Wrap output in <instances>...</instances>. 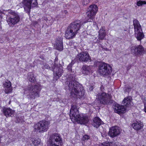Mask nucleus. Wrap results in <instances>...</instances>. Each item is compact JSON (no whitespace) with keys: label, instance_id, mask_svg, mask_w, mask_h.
<instances>
[{"label":"nucleus","instance_id":"f257e3e1","mask_svg":"<svg viewBox=\"0 0 146 146\" xmlns=\"http://www.w3.org/2000/svg\"><path fill=\"white\" fill-rule=\"evenodd\" d=\"M67 84L69 90L71 91V95L73 97L80 98L84 94V90L82 85L75 80L72 75H68L67 79Z\"/></svg>","mask_w":146,"mask_h":146},{"label":"nucleus","instance_id":"f03ea898","mask_svg":"<svg viewBox=\"0 0 146 146\" xmlns=\"http://www.w3.org/2000/svg\"><path fill=\"white\" fill-rule=\"evenodd\" d=\"M70 115V118L73 122L77 121L81 124H85L88 121L87 116L79 114L78 107L75 104H73L71 105Z\"/></svg>","mask_w":146,"mask_h":146},{"label":"nucleus","instance_id":"7ed1b4c3","mask_svg":"<svg viewBox=\"0 0 146 146\" xmlns=\"http://www.w3.org/2000/svg\"><path fill=\"white\" fill-rule=\"evenodd\" d=\"M81 26V24L79 20L70 23L65 31L66 38L68 39L74 38L78 33Z\"/></svg>","mask_w":146,"mask_h":146},{"label":"nucleus","instance_id":"20e7f679","mask_svg":"<svg viewBox=\"0 0 146 146\" xmlns=\"http://www.w3.org/2000/svg\"><path fill=\"white\" fill-rule=\"evenodd\" d=\"M133 25L134 27L135 36L137 40L140 41L143 38L144 35L139 21L136 19H134L133 21Z\"/></svg>","mask_w":146,"mask_h":146},{"label":"nucleus","instance_id":"39448f33","mask_svg":"<svg viewBox=\"0 0 146 146\" xmlns=\"http://www.w3.org/2000/svg\"><path fill=\"white\" fill-rule=\"evenodd\" d=\"M98 11V8L95 5H90L88 8L86 12V20L84 23L91 22V20L94 18V17Z\"/></svg>","mask_w":146,"mask_h":146},{"label":"nucleus","instance_id":"423d86ee","mask_svg":"<svg viewBox=\"0 0 146 146\" xmlns=\"http://www.w3.org/2000/svg\"><path fill=\"white\" fill-rule=\"evenodd\" d=\"M48 142L50 146H62V143L61 136L56 133L53 134L50 136Z\"/></svg>","mask_w":146,"mask_h":146},{"label":"nucleus","instance_id":"0eeeda50","mask_svg":"<svg viewBox=\"0 0 146 146\" xmlns=\"http://www.w3.org/2000/svg\"><path fill=\"white\" fill-rule=\"evenodd\" d=\"M96 98L100 104L104 105L110 104V101L111 98L110 94L103 92L99 93L96 95Z\"/></svg>","mask_w":146,"mask_h":146},{"label":"nucleus","instance_id":"6e6552de","mask_svg":"<svg viewBox=\"0 0 146 146\" xmlns=\"http://www.w3.org/2000/svg\"><path fill=\"white\" fill-rule=\"evenodd\" d=\"M49 122L45 120H42L36 123L34 126V129L38 130L39 132L46 131L48 129Z\"/></svg>","mask_w":146,"mask_h":146},{"label":"nucleus","instance_id":"1a4fd4ad","mask_svg":"<svg viewBox=\"0 0 146 146\" xmlns=\"http://www.w3.org/2000/svg\"><path fill=\"white\" fill-rule=\"evenodd\" d=\"M112 68L108 64L105 63H101L99 66V72L103 75H107L111 73Z\"/></svg>","mask_w":146,"mask_h":146},{"label":"nucleus","instance_id":"9d476101","mask_svg":"<svg viewBox=\"0 0 146 146\" xmlns=\"http://www.w3.org/2000/svg\"><path fill=\"white\" fill-rule=\"evenodd\" d=\"M40 85L37 84L32 86L29 88V95L31 98H35L39 97V93L40 90Z\"/></svg>","mask_w":146,"mask_h":146},{"label":"nucleus","instance_id":"9b49d317","mask_svg":"<svg viewBox=\"0 0 146 146\" xmlns=\"http://www.w3.org/2000/svg\"><path fill=\"white\" fill-rule=\"evenodd\" d=\"M23 3L25 11L28 13L30 12L31 5L33 7H36L38 5L37 0H24Z\"/></svg>","mask_w":146,"mask_h":146},{"label":"nucleus","instance_id":"f8f14e48","mask_svg":"<svg viewBox=\"0 0 146 146\" xmlns=\"http://www.w3.org/2000/svg\"><path fill=\"white\" fill-rule=\"evenodd\" d=\"M9 13L11 15L7 21L9 24L15 25L19 21L20 18L18 14L11 10L9 11Z\"/></svg>","mask_w":146,"mask_h":146},{"label":"nucleus","instance_id":"ddd939ff","mask_svg":"<svg viewBox=\"0 0 146 146\" xmlns=\"http://www.w3.org/2000/svg\"><path fill=\"white\" fill-rule=\"evenodd\" d=\"M76 58L80 61L84 62L91 61V59L88 53L86 52H82L77 54Z\"/></svg>","mask_w":146,"mask_h":146},{"label":"nucleus","instance_id":"4468645a","mask_svg":"<svg viewBox=\"0 0 146 146\" xmlns=\"http://www.w3.org/2000/svg\"><path fill=\"white\" fill-rule=\"evenodd\" d=\"M54 72L53 80H56L61 77L63 72L62 67L60 66L59 67L54 66L53 70Z\"/></svg>","mask_w":146,"mask_h":146},{"label":"nucleus","instance_id":"2eb2a0df","mask_svg":"<svg viewBox=\"0 0 146 146\" xmlns=\"http://www.w3.org/2000/svg\"><path fill=\"white\" fill-rule=\"evenodd\" d=\"M54 47L55 49L60 51L63 50V45L62 38L59 37L56 38L54 44Z\"/></svg>","mask_w":146,"mask_h":146},{"label":"nucleus","instance_id":"dca6fc26","mask_svg":"<svg viewBox=\"0 0 146 146\" xmlns=\"http://www.w3.org/2000/svg\"><path fill=\"white\" fill-rule=\"evenodd\" d=\"M120 133V130L118 127H113L110 129L109 135L111 137H114L118 135Z\"/></svg>","mask_w":146,"mask_h":146},{"label":"nucleus","instance_id":"f3484780","mask_svg":"<svg viewBox=\"0 0 146 146\" xmlns=\"http://www.w3.org/2000/svg\"><path fill=\"white\" fill-rule=\"evenodd\" d=\"M132 52L136 54H142L144 53V48L141 45L135 46L132 49Z\"/></svg>","mask_w":146,"mask_h":146},{"label":"nucleus","instance_id":"a211bd4d","mask_svg":"<svg viewBox=\"0 0 146 146\" xmlns=\"http://www.w3.org/2000/svg\"><path fill=\"white\" fill-rule=\"evenodd\" d=\"M3 86L5 88V92L6 94L11 92L12 91V87L11 83L10 81L7 80L3 84Z\"/></svg>","mask_w":146,"mask_h":146},{"label":"nucleus","instance_id":"6ab92c4d","mask_svg":"<svg viewBox=\"0 0 146 146\" xmlns=\"http://www.w3.org/2000/svg\"><path fill=\"white\" fill-rule=\"evenodd\" d=\"M106 34L105 32V27H102L99 31L98 38L97 40L98 43L100 42V40H104L105 39Z\"/></svg>","mask_w":146,"mask_h":146},{"label":"nucleus","instance_id":"aec40b11","mask_svg":"<svg viewBox=\"0 0 146 146\" xmlns=\"http://www.w3.org/2000/svg\"><path fill=\"white\" fill-rule=\"evenodd\" d=\"M2 111L4 115L6 117L12 116L14 113L15 111L10 108H3Z\"/></svg>","mask_w":146,"mask_h":146},{"label":"nucleus","instance_id":"412c9836","mask_svg":"<svg viewBox=\"0 0 146 146\" xmlns=\"http://www.w3.org/2000/svg\"><path fill=\"white\" fill-rule=\"evenodd\" d=\"M92 66H88L87 65H83L82 68V72L84 74L88 75L92 72Z\"/></svg>","mask_w":146,"mask_h":146},{"label":"nucleus","instance_id":"4be33fe9","mask_svg":"<svg viewBox=\"0 0 146 146\" xmlns=\"http://www.w3.org/2000/svg\"><path fill=\"white\" fill-rule=\"evenodd\" d=\"M103 122L100 118L96 117L93 119L92 125L96 128L99 127L101 124H103Z\"/></svg>","mask_w":146,"mask_h":146},{"label":"nucleus","instance_id":"5701e85b","mask_svg":"<svg viewBox=\"0 0 146 146\" xmlns=\"http://www.w3.org/2000/svg\"><path fill=\"white\" fill-rule=\"evenodd\" d=\"M143 124L141 122L137 121L136 123H133L132 127L135 130H139L142 128L143 127Z\"/></svg>","mask_w":146,"mask_h":146},{"label":"nucleus","instance_id":"b1692460","mask_svg":"<svg viewBox=\"0 0 146 146\" xmlns=\"http://www.w3.org/2000/svg\"><path fill=\"white\" fill-rule=\"evenodd\" d=\"M115 109L116 110L117 112L119 114L124 113L126 110L125 108L123 106L119 105H117Z\"/></svg>","mask_w":146,"mask_h":146},{"label":"nucleus","instance_id":"393cba45","mask_svg":"<svg viewBox=\"0 0 146 146\" xmlns=\"http://www.w3.org/2000/svg\"><path fill=\"white\" fill-rule=\"evenodd\" d=\"M28 79L31 82H34L35 81V78L34 74L31 72L29 73L28 74Z\"/></svg>","mask_w":146,"mask_h":146},{"label":"nucleus","instance_id":"a878e982","mask_svg":"<svg viewBox=\"0 0 146 146\" xmlns=\"http://www.w3.org/2000/svg\"><path fill=\"white\" fill-rule=\"evenodd\" d=\"M32 143L33 145L35 146H42V143L40 142V139H33L32 140Z\"/></svg>","mask_w":146,"mask_h":146},{"label":"nucleus","instance_id":"bb28decb","mask_svg":"<svg viewBox=\"0 0 146 146\" xmlns=\"http://www.w3.org/2000/svg\"><path fill=\"white\" fill-rule=\"evenodd\" d=\"M131 100L129 98H125L122 102L126 106H128L130 104Z\"/></svg>","mask_w":146,"mask_h":146},{"label":"nucleus","instance_id":"cd10ccee","mask_svg":"<svg viewBox=\"0 0 146 146\" xmlns=\"http://www.w3.org/2000/svg\"><path fill=\"white\" fill-rule=\"evenodd\" d=\"M16 122L17 123H22L24 121L23 117L17 115L16 117Z\"/></svg>","mask_w":146,"mask_h":146},{"label":"nucleus","instance_id":"c85d7f7f","mask_svg":"<svg viewBox=\"0 0 146 146\" xmlns=\"http://www.w3.org/2000/svg\"><path fill=\"white\" fill-rule=\"evenodd\" d=\"M146 4V2L144 1H139L137 3V5L138 6H142L143 5Z\"/></svg>","mask_w":146,"mask_h":146},{"label":"nucleus","instance_id":"c756f323","mask_svg":"<svg viewBox=\"0 0 146 146\" xmlns=\"http://www.w3.org/2000/svg\"><path fill=\"white\" fill-rule=\"evenodd\" d=\"M90 139V136L87 135H85L83 136L82 140L83 141L88 140Z\"/></svg>","mask_w":146,"mask_h":146},{"label":"nucleus","instance_id":"7c9ffc66","mask_svg":"<svg viewBox=\"0 0 146 146\" xmlns=\"http://www.w3.org/2000/svg\"><path fill=\"white\" fill-rule=\"evenodd\" d=\"M110 143L109 142H104L102 144L101 146H110Z\"/></svg>","mask_w":146,"mask_h":146},{"label":"nucleus","instance_id":"2f4dec72","mask_svg":"<svg viewBox=\"0 0 146 146\" xmlns=\"http://www.w3.org/2000/svg\"><path fill=\"white\" fill-rule=\"evenodd\" d=\"M90 1V0H84L83 4L84 5H86L89 3Z\"/></svg>","mask_w":146,"mask_h":146},{"label":"nucleus","instance_id":"473e14b6","mask_svg":"<svg viewBox=\"0 0 146 146\" xmlns=\"http://www.w3.org/2000/svg\"><path fill=\"white\" fill-rule=\"evenodd\" d=\"M43 69H50V67L47 64H45L42 67Z\"/></svg>","mask_w":146,"mask_h":146},{"label":"nucleus","instance_id":"72a5a7b5","mask_svg":"<svg viewBox=\"0 0 146 146\" xmlns=\"http://www.w3.org/2000/svg\"><path fill=\"white\" fill-rule=\"evenodd\" d=\"M72 66L69 64L68 65L67 67V69L69 71L71 72L72 71Z\"/></svg>","mask_w":146,"mask_h":146},{"label":"nucleus","instance_id":"f704fd0d","mask_svg":"<svg viewBox=\"0 0 146 146\" xmlns=\"http://www.w3.org/2000/svg\"><path fill=\"white\" fill-rule=\"evenodd\" d=\"M76 59H74L72 60L71 62L69 64L70 65H71L72 66L74 64V63L76 62Z\"/></svg>","mask_w":146,"mask_h":146},{"label":"nucleus","instance_id":"c9c22d12","mask_svg":"<svg viewBox=\"0 0 146 146\" xmlns=\"http://www.w3.org/2000/svg\"><path fill=\"white\" fill-rule=\"evenodd\" d=\"M76 59H74L72 60L71 62L69 64L70 65H71L72 66L74 64V63L76 62Z\"/></svg>","mask_w":146,"mask_h":146},{"label":"nucleus","instance_id":"e433bc0d","mask_svg":"<svg viewBox=\"0 0 146 146\" xmlns=\"http://www.w3.org/2000/svg\"><path fill=\"white\" fill-rule=\"evenodd\" d=\"M94 88V86L91 85L90 86V87L89 90H90V91H92V90Z\"/></svg>","mask_w":146,"mask_h":146},{"label":"nucleus","instance_id":"4c0bfd02","mask_svg":"<svg viewBox=\"0 0 146 146\" xmlns=\"http://www.w3.org/2000/svg\"><path fill=\"white\" fill-rule=\"evenodd\" d=\"M58 60V58L57 57H56L55 59V63H54V66H56V61H57Z\"/></svg>","mask_w":146,"mask_h":146},{"label":"nucleus","instance_id":"58836bf2","mask_svg":"<svg viewBox=\"0 0 146 146\" xmlns=\"http://www.w3.org/2000/svg\"><path fill=\"white\" fill-rule=\"evenodd\" d=\"M100 89H101L102 91L104 89V87H103V86H101V88H100Z\"/></svg>","mask_w":146,"mask_h":146},{"label":"nucleus","instance_id":"ea45409f","mask_svg":"<svg viewBox=\"0 0 146 146\" xmlns=\"http://www.w3.org/2000/svg\"><path fill=\"white\" fill-rule=\"evenodd\" d=\"M145 111L146 113V106H144Z\"/></svg>","mask_w":146,"mask_h":146},{"label":"nucleus","instance_id":"a19ab883","mask_svg":"<svg viewBox=\"0 0 146 146\" xmlns=\"http://www.w3.org/2000/svg\"><path fill=\"white\" fill-rule=\"evenodd\" d=\"M37 23V22L36 21L35 22V24H36Z\"/></svg>","mask_w":146,"mask_h":146},{"label":"nucleus","instance_id":"79ce46f5","mask_svg":"<svg viewBox=\"0 0 146 146\" xmlns=\"http://www.w3.org/2000/svg\"><path fill=\"white\" fill-rule=\"evenodd\" d=\"M102 136L103 137H104V135H102Z\"/></svg>","mask_w":146,"mask_h":146}]
</instances>
